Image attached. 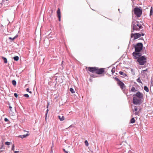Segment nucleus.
Returning a JSON list of instances; mask_svg holds the SVG:
<instances>
[{
  "instance_id": "1",
  "label": "nucleus",
  "mask_w": 153,
  "mask_h": 153,
  "mask_svg": "<svg viewBox=\"0 0 153 153\" xmlns=\"http://www.w3.org/2000/svg\"><path fill=\"white\" fill-rule=\"evenodd\" d=\"M132 30H131V32H133L134 30L138 31L140 29L142 28L143 27L141 24H139L138 22H132Z\"/></svg>"
},
{
  "instance_id": "2",
  "label": "nucleus",
  "mask_w": 153,
  "mask_h": 153,
  "mask_svg": "<svg viewBox=\"0 0 153 153\" xmlns=\"http://www.w3.org/2000/svg\"><path fill=\"white\" fill-rule=\"evenodd\" d=\"M134 13L138 17H140L142 13V10L141 7H136L133 10Z\"/></svg>"
},
{
  "instance_id": "3",
  "label": "nucleus",
  "mask_w": 153,
  "mask_h": 153,
  "mask_svg": "<svg viewBox=\"0 0 153 153\" xmlns=\"http://www.w3.org/2000/svg\"><path fill=\"white\" fill-rule=\"evenodd\" d=\"M143 44L141 43H137L134 46L135 51L136 52H140L142 49Z\"/></svg>"
},
{
  "instance_id": "4",
  "label": "nucleus",
  "mask_w": 153,
  "mask_h": 153,
  "mask_svg": "<svg viewBox=\"0 0 153 153\" xmlns=\"http://www.w3.org/2000/svg\"><path fill=\"white\" fill-rule=\"evenodd\" d=\"M146 58L144 56H142L137 59V61L141 65H144L146 62Z\"/></svg>"
},
{
  "instance_id": "5",
  "label": "nucleus",
  "mask_w": 153,
  "mask_h": 153,
  "mask_svg": "<svg viewBox=\"0 0 153 153\" xmlns=\"http://www.w3.org/2000/svg\"><path fill=\"white\" fill-rule=\"evenodd\" d=\"M141 99L133 96V103L134 105H140L141 103Z\"/></svg>"
},
{
  "instance_id": "6",
  "label": "nucleus",
  "mask_w": 153,
  "mask_h": 153,
  "mask_svg": "<svg viewBox=\"0 0 153 153\" xmlns=\"http://www.w3.org/2000/svg\"><path fill=\"white\" fill-rule=\"evenodd\" d=\"M132 54L135 59H138L142 55L141 53H140L139 52H136L135 51L133 52Z\"/></svg>"
},
{
  "instance_id": "7",
  "label": "nucleus",
  "mask_w": 153,
  "mask_h": 153,
  "mask_svg": "<svg viewBox=\"0 0 153 153\" xmlns=\"http://www.w3.org/2000/svg\"><path fill=\"white\" fill-rule=\"evenodd\" d=\"M133 96L141 99H142L143 98V94L139 91L137 92L136 94H134Z\"/></svg>"
},
{
  "instance_id": "8",
  "label": "nucleus",
  "mask_w": 153,
  "mask_h": 153,
  "mask_svg": "<svg viewBox=\"0 0 153 153\" xmlns=\"http://www.w3.org/2000/svg\"><path fill=\"white\" fill-rule=\"evenodd\" d=\"M131 38H134V39H136L140 37L141 35L139 33H136L134 34L131 33Z\"/></svg>"
},
{
  "instance_id": "9",
  "label": "nucleus",
  "mask_w": 153,
  "mask_h": 153,
  "mask_svg": "<svg viewBox=\"0 0 153 153\" xmlns=\"http://www.w3.org/2000/svg\"><path fill=\"white\" fill-rule=\"evenodd\" d=\"M97 68H86V70L92 73H96Z\"/></svg>"
},
{
  "instance_id": "10",
  "label": "nucleus",
  "mask_w": 153,
  "mask_h": 153,
  "mask_svg": "<svg viewBox=\"0 0 153 153\" xmlns=\"http://www.w3.org/2000/svg\"><path fill=\"white\" fill-rule=\"evenodd\" d=\"M104 71V68H96V74H102Z\"/></svg>"
},
{
  "instance_id": "11",
  "label": "nucleus",
  "mask_w": 153,
  "mask_h": 153,
  "mask_svg": "<svg viewBox=\"0 0 153 153\" xmlns=\"http://www.w3.org/2000/svg\"><path fill=\"white\" fill-rule=\"evenodd\" d=\"M117 84L120 87V88L122 89L124 88H125L126 87V86L125 85L124 83L121 81H120V82H118Z\"/></svg>"
},
{
  "instance_id": "12",
  "label": "nucleus",
  "mask_w": 153,
  "mask_h": 153,
  "mask_svg": "<svg viewBox=\"0 0 153 153\" xmlns=\"http://www.w3.org/2000/svg\"><path fill=\"white\" fill-rule=\"evenodd\" d=\"M57 16L59 18V21H61V12L59 8H58L57 10Z\"/></svg>"
},
{
  "instance_id": "13",
  "label": "nucleus",
  "mask_w": 153,
  "mask_h": 153,
  "mask_svg": "<svg viewBox=\"0 0 153 153\" xmlns=\"http://www.w3.org/2000/svg\"><path fill=\"white\" fill-rule=\"evenodd\" d=\"M29 134H24L22 135H20L19 137L21 138H26L27 136H28Z\"/></svg>"
},
{
  "instance_id": "14",
  "label": "nucleus",
  "mask_w": 153,
  "mask_h": 153,
  "mask_svg": "<svg viewBox=\"0 0 153 153\" xmlns=\"http://www.w3.org/2000/svg\"><path fill=\"white\" fill-rule=\"evenodd\" d=\"M58 117L59 119L61 121H63L65 119L64 117L63 116H62V117H61V116H58Z\"/></svg>"
},
{
  "instance_id": "15",
  "label": "nucleus",
  "mask_w": 153,
  "mask_h": 153,
  "mask_svg": "<svg viewBox=\"0 0 153 153\" xmlns=\"http://www.w3.org/2000/svg\"><path fill=\"white\" fill-rule=\"evenodd\" d=\"M119 73L120 74L123 76L124 77H125V76H127V75L125 73H124L122 71H120L119 72Z\"/></svg>"
},
{
  "instance_id": "16",
  "label": "nucleus",
  "mask_w": 153,
  "mask_h": 153,
  "mask_svg": "<svg viewBox=\"0 0 153 153\" xmlns=\"http://www.w3.org/2000/svg\"><path fill=\"white\" fill-rule=\"evenodd\" d=\"M135 120L134 117H132L130 120V122L131 123H133L135 122Z\"/></svg>"
},
{
  "instance_id": "17",
  "label": "nucleus",
  "mask_w": 153,
  "mask_h": 153,
  "mask_svg": "<svg viewBox=\"0 0 153 153\" xmlns=\"http://www.w3.org/2000/svg\"><path fill=\"white\" fill-rule=\"evenodd\" d=\"M137 90L135 89V88L133 86L131 89V91L132 92H135L137 91Z\"/></svg>"
},
{
  "instance_id": "18",
  "label": "nucleus",
  "mask_w": 153,
  "mask_h": 153,
  "mask_svg": "<svg viewBox=\"0 0 153 153\" xmlns=\"http://www.w3.org/2000/svg\"><path fill=\"white\" fill-rule=\"evenodd\" d=\"M3 149V150L0 151V152H1L3 151L4 149V145L3 144H2L0 146V149Z\"/></svg>"
},
{
  "instance_id": "19",
  "label": "nucleus",
  "mask_w": 153,
  "mask_h": 153,
  "mask_svg": "<svg viewBox=\"0 0 153 153\" xmlns=\"http://www.w3.org/2000/svg\"><path fill=\"white\" fill-rule=\"evenodd\" d=\"M2 58L3 59L4 62L5 63H7V60L6 58L4 57H2Z\"/></svg>"
},
{
  "instance_id": "20",
  "label": "nucleus",
  "mask_w": 153,
  "mask_h": 153,
  "mask_svg": "<svg viewBox=\"0 0 153 153\" xmlns=\"http://www.w3.org/2000/svg\"><path fill=\"white\" fill-rule=\"evenodd\" d=\"M144 90L146 91L147 92L149 91V89L146 86H145L144 88Z\"/></svg>"
},
{
  "instance_id": "21",
  "label": "nucleus",
  "mask_w": 153,
  "mask_h": 153,
  "mask_svg": "<svg viewBox=\"0 0 153 153\" xmlns=\"http://www.w3.org/2000/svg\"><path fill=\"white\" fill-rule=\"evenodd\" d=\"M13 59L15 61H17L19 60V57L18 56H15L13 57Z\"/></svg>"
},
{
  "instance_id": "22",
  "label": "nucleus",
  "mask_w": 153,
  "mask_h": 153,
  "mask_svg": "<svg viewBox=\"0 0 153 153\" xmlns=\"http://www.w3.org/2000/svg\"><path fill=\"white\" fill-rule=\"evenodd\" d=\"M12 83L13 85L15 86L16 85V82L15 80H13L12 81Z\"/></svg>"
},
{
  "instance_id": "23",
  "label": "nucleus",
  "mask_w": 153,
  "mask_h": 153,
  "mask_svg": "<svg viewBox=\"0 0 153 153\" xmlns=\"http://www.w3.org/2000/svg\"><path fill=\"white\" fill-rule=\"evenodd\" d=\"M70 91L72 93H75V91H74V89L72 88H71L70 89Z\"/></svg>"
},
{
  "instance_id": "24",
  "label": "nucleus",
  "mask_w": 153,
  "mask_h": 153,
  "mask_svg": "<svg viewBox=\"0 0 153 153\" xmlns=\"http://www.w3.org/2000/svg\"><path fill=\"white\" fill-rule=\"evenodd\" d=\"M18 36H15L13 38H12L11 37H9V39L11 40L12 41H13L16 37H17Z\"/></svg>"
},
{
  "instance_id": "25",
  "label": "nucleus",
  "mask_w": 153,
  "mask_h": 153,
  "mask_svg": "<svg viewBox=\"0 0 153 153\" xmlns=\"http://www.w3.org/2000/svg\"><path fill=\"white\" fill-rule=\"evenodd\" d=\"M153 13V9H152V7H151L150 10V16L152 15V14Z\"/></svg>"
},
{
  "instance_id": "26",
  "label": "nucleus",
  "mask_w": 153,
  "mask_h": 153,
  "mask_svg": "<svg viewBox=\"0 0 153 153\" xmlns=\"http://www.w3.org/2000/svg\"><path fill=\"white\" fill-rule=\"evenodd\" d=\"M85 143L86 146H88L89 144L87 140H86L85 141Z\"/></svg>"
},
{
  "instance_id": "27",
  "label": "nucleus",
  "mask_w": 153,
  "mask_h": 153,
  "mask_svg": "<svg viewBox=\"0 0 153 153\" xmlns=\"http://www.w3.org/2000/svg\"><path fill=\"white\" fill-rule=\"evenodd\" d=\"M137 82H140V83H142L141 81V80H140V77H139L137 79Z\"/></svg>"
},
{
  "instance_id": "28",
  "label": "nucleus",
  "mask_w": 153,
  "mask_h": 153,
  "mask_svg": "<svg viewBox=\"0 0 153 153\" xmlns=\"http://www.w3.org/2000/svg\"><path fill=\"white\" fill-rule=\"evenodd\" d=\"M11 143L9 142H6L5 143V144L8 146L10 145Z\"/></svg>"
},
{
  "instance_id": "29",
  "label": "nucleus",
  "mask_w": 153,
  "mask_h": 153,
  "mask_svg": "<svg viewBox=\"0 0 153 153\" xmlns=\"http://www.w3.org/2000/svg\"><path fill=\"white\" fill-rule=\"evenodd\" d=\"M114 79L115 80L118 81V82H119L120 81V80L117 77H114Z\"/></svg>"
},
{
  "instance_id": "30",
  "label": "nucleus",
  "mask_w": 153,
  "mask_h": 153,
  "mask_svg": "<svg viewBox=\"0 0 153 153\" xmlns=\"http://www.w3.org/2000/svg\"><path fill=\"white\" fill-rule=\"evenodd\" d=\"M115 68H113L111 70V72L112 73V74L114 73L115 71Z\"/></svg>"
},
{
  "instance_id": "31",
  "label": "nucleus",
  "mask_w": 153,
  "mask_h": 153,
  "mask_svg": "<svg viewBox=\"0 0 153 153\" xmlns=\"http://www.w3.org/2000/svg\"><path fill=\"white\" fill-rule=\"evenodd\" d=\"M48 109H47V110H46V113L45 115V119L46 120V117H47V114H48Z\"/></svg>"
},
{
  "instance_id": "32",
  "label": "nucleus",
  "mask_w": 153,
  "mask_h": 153,
  "mask_svg": "<svg viewBox=\"0 0 153 153\" xmlns=\"http://www.w3.org/2000/svg\"><path fill=\"white\" fill-rule=\"evenodd\" d=\"M24 96L25 97H26L28 98L29 97V95L27 94H24Z\"/></svg>"
},
{
  "instance_id": "33",
  "label": "nucleus",
  "mask_w": 153,
  "mask_h": 153,
  "mask_svg": "<svg viewBox=\"0 0 153 153\" xmlns=\"http://www.w3.org/2000/svg\"><path fill=\"white\" fill-rule=\"evenodd\" d=\"M29 89L28 88H27L26 89V91L30 93V94H31L32 93V92L31 91H29Z\"/></svg>"
},
{
  "instance_id": "34",
  "label": "nucleus",
  "mask_w": 153,
  "mask_h": 153,
  "mask_svg": "<svg viewBox=\"0 0 153 153\" xmlns=\"http://www.w3.org/2000/svg\"><path fill=\"white\" fill-rule=\"evenodd\" d=\"M14 147H15V145L14 144H13L12 145V150L13 151H14Z\"/></svg>"
},
{
  "instance_id": "35",
  "label": "nucleus",
  "mask_w": 153,
  "mask_h": 153,
  "mask_svg": "<svg viewBox=\"0 0 153 153\" xmlns=\"http://www.w3.org/2000/svg\"><path fill=\"white\" fill-rule=\"evenodd\" d=\"M151 83L153 86V76L152 78L151 79Z\"/></svg>"
},
{
  "instance_id": "36",
  "label": "nucleus",
  "mask_w": 153,
  "mask_h": 153,
  "mask_svg": "<svg viewBox=\"0 0 153 153\" xmlns=\"http://www.w3.org/2000/svg\"><path fill=\"white\" fill-rule=\"evenodd\" d=\"M134 109V110L136 112L137 111L138 109H137V107L136 106H135Z\"/></svg>"
},
{
  "instance_id": "37",
  "label": "nucleus",
  "mask_w": 153,
  "mask_h": 153,
  "mask_svg": "<svg viewBox=\"0 0 153 153\" xmlns=\"http://www.w3.org/2000/svg\"><path fill=\"white\" fill-rule=\"evenodd\" d=\"M147 69H146V70H143L142 71V72H141V73H144V72H145V71H147Z\"/></svg>"
},
{
  "instance_id": "38",
  "label": "nucleus",
  "mask_w": 153,
  "mask_h": 153,
  "mask_svg": "<svg viewBox=\"0 0 153 153\" xmlns=\"http://www.w3.org/2000/svg\"><path fill=\"white\" fill-rule=\"evenodd\" d=\"M14 96L16 98H17L18 97V95H17V94L16 93H15L14 94Z\"/></svg>"
},
{
  "instance_id": "39",
  "label": "nucleus",
  "mask_w": 153,
  "mask_h": 153,
  "mask_svg": "<svg viewBox=\"0 0 153 153\" xmlns=\"http://www.w3.org/2000/svg\"><path fill=\"white\" fill-rule=\"evenodd\" d=\"M4 120L5 122H7L9 120L7 118H5L4 119Z\"/></svg>"
},
{
  "instance_id": "40",
  "label": "nucleus",
  "mask_w": 153,
  "mask_h": 153,
  "mask_svg": "<svg viewBox=\"0 0 153 153\" xmlns=\"http://www.w3.org/2000/svg\"><path fill=\"white\" fill-rule=\"evenodd\" d=\"M138 114H139V112H135L134 113V114L135 115H138Z\"/></svg>"
},
{
  "instance_id": "41",
  "label": "nucleus",
  "mask_w": 153,
  "mask_h": 153,
  "mask_svg": "<svg viewBox=\"0 0 153 153\" xmlns=\"http://www.w3.org/2000/svg\"><path fill=\"white\" fill-rule=\"evenodd\" d=\"M88 73L90 74V76H91V77L94 76V75H93V74H90V73L89 72H88Z\"/></svg>"
},
{
  "instance_id": "42",
  "label": "nucleus",
  "mask_w": 153,
  "mask_h": 153,
  "mask_svg": "<svg viewBox=\"0 0 153 153\" xmlns=\"http://www.w3.org/2000/svg\"><path fill=\"white\" fill-rule=\"evenodd\" d=\"M19 152V151H15L14 152L15 153H18Z\"/></svg>"
},
{
  "instance_id": "43",
  "label": "nucleus",
  "mask_w": 153,
  "mask_h": 153,
  "mask_svg": "<svg viewBox=\"0 0 153 153\" xmlns=\"http://www.w3.org/2000/svg\"><path fill=\"white\" fill-rule=\"evenodd\" d=\"M9 108L10 109V110L11 111V109L12 108V107L10 106H9Z\"/></svg>"
},
{
  "instance_id": "44",
  "label": "nucleus",
  "mask_w": 153,
  "mask_h": 153,
  "mask_svg": "<svg viewBox=\"0 0 153 153\" xmlns=\"http://www.w3.org/2000/svg\"><path fill=\"white\" fill-rule=\"evenodd\" d=\"M51 13H52H52H53V10H51Z\"/></svg>"
},
{
  "instance_id": "45",
  "label": "nucleus",
  "mask_w": 153,
  "mask_h": 153,
  "mask_svg": "<svg viewBox=\"0 0 153 153\" xmlns=\"http://www.w3.org/2000/svg\"><path fill=\"white\" fill-rule=\"evenodd\" d=\"M141 35V36H144V33H142L141 34H140Z\"/></svg>"
},
{
  "instance_id": "46",
  "label": "nucleus",
  "mask_w": 153,
  "mask_h": 153,
  "mask_svg": "<svg viewBox=\"0 0 153 153\" xmlns=\"http://www.w3.org/2000/svg\"><path fill=\"white\" fill-rule=\"evenodd\" d=\"M63 150L64 152H65V151H66V150H65V149H63Z\"/></svg>"
},
{
  "instance_id": "47",
  "label": "nucleus",
  "mask_w": 153,
  "mask_h": 153,
  "mask_svg": "<svg viewBox=\"0 0 153 153\" xmlns=\"http://www.w3.org/2000/svg\"><path fill=\"white\" fill-rule=\"evenodd\" d=\"M48 105H49V103H48V105H47V108H48Z\"/></svg>"
},
{
  "instance_id": "48",
  "label": "nucleus",
  "mask_w": 153,
  "mask_h": 153,
  "mask_svg": "<svg viewBox=\"0 0 153 153\" xmlns=\"http://www.w3.org/2000/svg\"><path fill=\"white\" fill-rule=\"evenodd\" d=\"M65 153H68V152L67 151H65Z\"/></svg>"
},
{
  "instance_id": "49",
  "label": "nucleus",
  "mask_w": 153,
  "mask_h": 153,
  "mask_svg": "<svg viewBox=\"0 0 153 153\" xmlns=\"http://www.w3.org/2000/svg\"><path fill=\"white\" fill-rule=\"evenodd\" d=\"M135 0H131L132 1V2H133Z\"/></svg>"
},
{
  "instance_id": "50",
  "label": "nucleus",
  "mask_w": 153,
  "mask_h": 153,
  "mask_svg": "<svg viewBox=\"0 0 153 153\" xmlns=\"http://www.w3.org/2000/svg\"><path fill=\"white\" fill-rule=\"evenodd\" d=\"M6 1H8V0H6Z\"/></svg>"
}]
</instances>
